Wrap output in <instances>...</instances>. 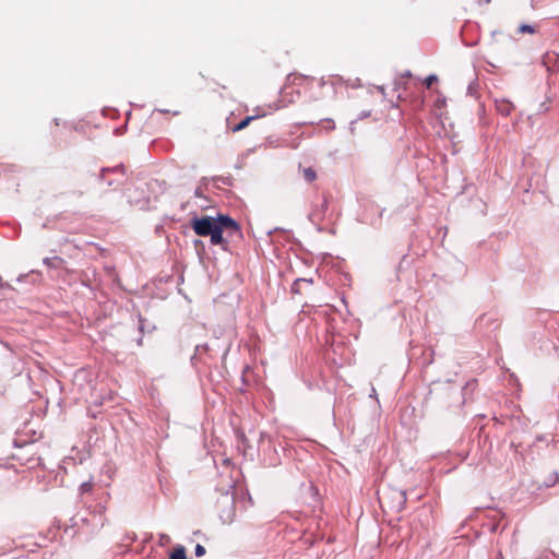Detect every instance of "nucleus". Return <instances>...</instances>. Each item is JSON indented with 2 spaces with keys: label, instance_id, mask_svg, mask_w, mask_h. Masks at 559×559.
<instances>
[{
  "label": "nucleus",
  "instance_id": "obj_1",
  "mask_svg": "<svg viewBox=\"0 0 559 559\" xmlns=\"http://www.w3.org/2000/svg\"><path fill=\"white\" fill-rule=\"evenodd\" d=\"M193 231L201 237H211L212 245H219L224 250L227 249L228 240L242 237L239 224L228 215L202 216L191 219Z\"/></svg>",
  "mask_w": 559,
  "mask_h": 559
},
{
  "label": "nucleus",
  "instance_id": "obj_2",
  "mask_svg": "<svg viewBox=\"0 0 559 559\" xmlns=\"http://www.w3.org/2000/svg\"><path fill=\"white\" fill-rule=\"evenodd\" d=\"M98 180L103 183H106L107 187L117 188L121 186L124 181V168L122 165H118L115 167H106L102 168Z\"/></svg>",
  "mask_w": 559,
  "mask_h": 559
},
{
  "label": "nucleus",
  "instance_id": "obj_3",
  "mask_svg": "<svg viewBox=\"0 0 559 559\" xmlns=\"http://www.w3.org/2000/svg\"><path fill=\"white\" fill-rule=\"evenodd\" d=\"M329 212V198L323 197L321 202L317 204L311 211L309 217L313 223H321L328 215Z\"/></svg>",
  "mask_w": 559,
  "mask_h": 559
},
{
  "label": "nucleus",
  "instance_id": "obj_4",
  "mask_svg": "<svg viewBox=\"0 0 559 559\" xmlns=\"http://www.w3.org/2000/svg\"><path fill=\"white\" fill-rule=\"evenodd\" d=\"M496 110L504 117L511 115L514 110V105L508 99H496L495 102Z\"/></svg>",
  "mask_w": 559,
  "mask_h": 559
},
{
  "label": "nucleus",
  "instance_id": "obj_5",
  "mask_svg": "<svg viewBox=\"0 0 559 559\" xmlns=\"http://www.w3.org/2000/svg\"><path fill=\"white\" fill-rule=\"evenodd\" d=\"M388 495L395 500L396 504L394 507L397 511L404 509L406 504V491L400 489H391Z\"/></svg>",
  "mask_w": 559,
  "mask_h": 559
},
{
  "label": "nucleus",
  "instance_id": "obj_6",
  "mask_svg": "<svg viewBox=\"0 0 559 559\" xmlns=\"http://www.w3.org/2000/svg\"><path fill=\"white\" fill-rule=\"evenodd\" d=\"M97 508H98L97 514L95 513L93 515V520H94L93 530L94 531H99L102 527H104V525L106 523V518L104 515L105 507L98 506Z\"/></svg>",
  "mask_w": 559,
  "mask_h": 559
},
{
  "label": "nucleus",
  "instance_id": "obj_7",
  "mask_svg": "<svg viewBox=\"0 0 559 559\" xmlns=\"http://www.w3.org/2000/svg\"><path fill=\"white\" fill-rule=\"evenodd\" d=\"M311 278H297L292 285L293 294H300L304 285H311Z\"/></svg>",
  "mask_w": 559,
  "mask_h": 559
},
{
  "label": "nucleus",
  "instance_id": "obj_8",
  "mask_svg": "<svg viewBox=\"0 0 559 559\" xmlns=\"http://www.w3.org/2000/svg\"><path fill=\"white\" fill-rule=\"evenodd\" d=\"M263 115H254V116H248L246 117L245 119H242L238 124H236L235 127L231 128V131L233 132H238V131H241L243 130L245 128H247L249 126V123L259 118V117H262Z\"/></svg>",
  "mask_w": 559,
  "mask_h": 559
},
{
  "label": "nucleus",
  "instance_id": "obj_9",
  "mask_svg": "<svg viewBox=\"0 0 559 559\" xmlns=\"http://www.w3.org/2000/svg\"><path fill=\"white\" fill-rule=\"evenodd\" d=\"M43 262L48 267L58 269L64 263V260L56 255L52 258H45Z\"/></svg>",
  "mask_w": 559,
  "mask_h": 559
},
{
  "label": "nucleus",
  "instance_id": "obj_10",
  "mask_svg": "<svg viewBox=\"0 0 559 559\" xmlns=\"http://www.w3.org/2000/svg\"><path fill=\"white\" fill-rule=\"evenodd\" d=\"M169 559H187L186 550L182 546H178L170 554Z\"/></svg>",
  "mask_w": 559,
  "mask_h": 559
},
{
  "label": "nucleus",
  "instance_id": "obj_11",
  "mask_svg": "<svg viewBox=\"0 0 559 559\" xmlns=\"http://www.w3.org/2000/svg\"><path fill=\"white\" fill-rule=\"evenodd\" d=\"M304 178L307 182H312L317 178V174L313 168L308 167L302 169Z\"/></svg>",
  "mask_w": 559,
  "mask_h": 559
},
{
  "label": "nucleus",
  "instance_id": "obj_12",
  "mask_svg": "<svg viewBox=\"0 0 559 559\" xmlns=\"http://www.w3.org/2000/svg\"><path fill=\"white\" fill-rule=\"evenodd\" d=\"M443 395H444V397H447L449 400L448 406L450 407L452 405L450 400L453 395H457V392L451 386H445L443 389Z\"/></svg>",
  "mask_w": 559,
  "mask_h": 559
},
{
  "label": "nucleus",
  "instance_id": "obj_13",
  "mask_svg": "<svg viewBox=\"0 0 559 559\" xmlns=\"http://www.w3.org/2000/svg\"><path fill=\"white\" fill-rule=\"evenodd\" d=\"M92 489H93V484H92V481H84V483H82V484H81V486H80V492H81L82 495L87 493V492H91V491H92Z\"/></svg>",
  "mask_w": 559,
  "mask_h": 559
},
{
  "label": "nucleus",
  "instance_id": "obj_14",
  "mask_svg": "<svg viewBox=\"0 0 559 559\" xmlns=\"http://www.w3.org/2000/svg\"><path fill=\"white\" fill-rule=\"evenodd\" d=\"M234 515H235V510H234V503L231 502L230 509H229L228 513L226 514V516L221 515V518L224 520V522H231L234 519Z\"/></svg>",
  "mask_w": 559,
  "mask_h": 559
},
{
  "label": "nucleus",
  "instance_id": "obj_15",
  "mask_svg": "<svg viewBox=\"0 0 559 559\" xmlns=\"http://www.w3.org/2000/svg\"><path fill=\"white\" fill-rule=\"evenodd\" d=\"M519 32H520V33H530V34H534V33H535V28H534V26H532V25L523 24V25H521V26H520Z\"/></svg>",
  "mask_w": 559,
  "mask_h": 559
},
{
  "label": "nucleus",
  "instance_id": "obj_16",
  "mask_svg": "<svg viewBox=\"0 0 559 559\" xmlns=\"http://www.w3.org/2000/svg\"><path fill=\"white\" fill-rule=\"evenodd\" d=\"M437 81H438L437 75H435V74H430V75H428V76L426 78V80H425V84H426L427 88H430V87H431V85H432L435 82H437Z\"/></svg>",
  "mask_w": 559,
  "mask_h": 559
},
{
  "label": "nucleus",
  "instance_id": "obj_17",
  "mask_svg": "<svg viewBox=\"0 0 559 559\" xmlns=\"http://www.w3.org/2000/svg\"><path fill=\"white\" fill-rule=\"evenodd\" d=\"M194 554L197 557H202L205 555V548L201 544H198L195 546Z\"/></svg>",
  "mask_w": 559,
  "mask_h": 559
},
{
  "label": "nucleus",
  "instance_id": "obj_18",
  "mask_svg": "<svg viewBox=\"0 0 559 559\" xmlns=\"http://www.w3.org/2000/svg\"><path fill=\"white\" fill-rule=\"evenodd\" d=\"M139 322H140L139 330L141 333H144V330H145L144 319L141 316L139 317Z\"/></svg>",
  "mask_w": 559,
  "mask_h": 559
},
{
  "label": "nucleus",
  "instance_id": "obj_19",
  "mask_svg": "<svg viewBox=\"0 0 559 559\" xmlns=\"http://www.w3.org/2000/svg\"><path fill=\"white\" fill-rule=\"evenodd\" d=\"M328 122L330 123V124H328V128H329L330 130L335 129V124H334V121H333V120L329 119V120H328Z\"/></svg>",
  "mask_w": 559,
  "mask_h": 559
},
{
  "label": "nucleus",
  "instance_id": "obj_20",
  "mask_svg": "<svg viewBox=\"0 0 559 559\" xmlns=\"http://www.w3.org/2000/svg\"><path fill=\"white\" fill-rule=\"evenodd\" d=\"M401 76L402 78H411L412 73H411V71H405Z\"/></svg>",
  "mask_w": 559,
  "mask_h": 559
},
{
  "label": "nucleus",
  "instance_id": "obj_21",
  "mask_svg": "<svg viewBox=\"0 0 559 559\" xmlns=\"http://www.w3.org/2000/svg\"><path fill=\"white\" fill-rule=\"evenodd\" d=\"M456 402H457V405L461 406L464 404V400L463 399H456Z\"/></svg>",
  "mask_w": 559,
  "mask_h": 559
},
{
  "label": "nucleus",
  "instance_id": "obj_22",
  "mask_svg": "<svg viewBox=\"0 0 559 559\" xmlns=\"http://www.w3.org/2000/svg\"><path fill=\"white\" fill-rule=\"evenodd\" d=\"M199 245H202V241L199 239L194 240V246L198 247Z\"/></svg>",
  "mask_w": 559,
  "mask_h": 559
},
{
  "label": "nucleus",
  "instance_id": "obj_23",
  "mask_svg": "<svg viewBox=\"0 0 559 559\" xmlns=\"http://www.w3.org/2000/svg\"><path fill=\"white\" fill-rule=\"evenodd\" d=\"M479 3H489L491 0H477Z\"/></svg>",
  "mask_w": 559,
  "mask_h": 559
},
{
  "label": "nucleus",
  "instance_id": "obj_24",
  "mask_svg": "<svg viewBox=\"0 0 559 559\" xmlns=\"http://www.w3.org/2000/svg\"><path fill=\"white\" fill-rule=\"evenodd\" d=\"M376 394V389H372V392L370 394V397H373V395Z\"/></svg>",
  "mask_w": 559,
  "mask_h": 559
},
{
  "label": "nucleus",
  "instance_id": "obj_25",
  "mask_svg": "<svg viewBox=\"0 0 559 559\" xmlns=\"http://www.w3.org/2000/svg\"><path fill=\"white\" fill-rule=\"evenodd\" d=\"M376 394V389H372V392L370 394V397H373V395Z\"/></svg>",
  "mask_w": 559,
  "mask_h": 559
},
{
  "label": "nucleus",
  "instance_id": "obj_26",
  "mask_svg": "<svg viewBox=\"0 0 559 559\" xmlns=\"http://www.w3.org/2000/svg\"><path fill=\"white\" fill-rule=\"evenodd\" d=\"M376 394V389H372V392L370 394V397H373V395Z\"/></svg>",
  "mask_w": 559,
  "mask_h": 559
},
{
  "label": "nucleus",
  "instance_id": "obj_27",
  "mask_svg": "<svg viewBox=\"0 0 559 559\" xmlns=\"http://www.w3.org/2000/svg\"><path fill=\"white\" fill-rule=\"evenodd\" d=\"M497 559H503L502 555L499 554V556L497 557Z\"/></svg>",
  "mask_w": 559,
  "mask_h": 559
},
{
  "label": "nucleus",
  "instance_id": "obj_28",
  "mask_svg": "<svg viewBox=\"0 0 559 559\" xmlns=\"http://www.w3.org/2000/svg\"><path fill=\"white\" fill-rule=\"evenodd\" d=\"M138 344H139V345H141V344H142V338H139Z\"/></svg>",
  "mask_w": 559,
  "mask_h": 559
}]
</instances>
